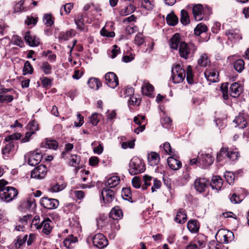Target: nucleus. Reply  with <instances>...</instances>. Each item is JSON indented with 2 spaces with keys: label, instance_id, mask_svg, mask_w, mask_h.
I'll return each instance as SVG.
<instances>
[{
  "label": "nucleus",
  "instance_id": "1",
  "mask_svg": "<svg viewBox=\"0 0 249 249\" xmlns=\"http://www.w3.org/2000/svg\"><path fill=\"white\" fill-rule=\"evenodd\" d=\"M220 90L223 99L227 100L229 99V93L231 97L236 98L241 94L243 88L239 84L234 83L231 85L229 90L228 83H224L221 85Z\"/></svg>",
  "mask_w": 249,
  "mask_h": 249
},
{
  "label": "nucleus",
  "instance_id": "2",
  "mask_svg": "<svg viewBox=\"0 0 249 249\" xmlns=\"http://www.w3.org/2000/svg\"><path fill=\"white\" fill-rule=\"evenodd\" d=\"M196 50L197 46L195 44L192 42L187 43L184 41L181 43L178 49L179 56L185 59L193 56Z\"/></svg>",
  "mask_w": 249,
  "mask_h": 249
},
{
  "label": "nucleus",
  "instance_id": "3",
  "mask_svg": "<svg viewBox=\"0 0 249 249\" xmlns=\"http://www.w3.org/2000/svg\"><path fill=\"white\" fill-rule=\"evenodd\" d=\"M145 165L142 160L137 157H133L129 163V172L132 175L140 174L144 171Z\"/></svg>",
  "mask_w": 249,
  "mask_h": 249
},
{
  "label": "nucleus",
  "instance_id": "4",
  "mask_svg": "<svg viewBox=\"0 0 249 249\" xmlns=\"http://www.w3.org/2000/svg\"><path fill=\"white\" fill-rule=\"evenodd\" d=\"M186 72L181 65L177 64L173 66L172 70V78L173 83L178 84L182 82L185 79Z\"/></svg>",
  "mask_w": 249,
  "mask_h": 249
},
{
  "label": "nucleus",
  "instance_id": "5",
  "mask_svg": "<svg viewBox=\"0 0 249 249\" xmlns=\"http://www.w3.org/2000/svg\"><path fill=\"white\" fill-rule=\"evenodd\" d=\"M18 195V191L13 187H6L0 191V199L9 202L15 199Z\"/></svg>",
  "mask_w": 249,
  "mask_h": 249
},
{
  "label": "nucleus",
  "instance_id": "6",
  "mask_svg": "<svg viewBox=\"0 0 249 249\" xmlns=\"http://www.w3.org/2000/svg\"><path fill=\"white\" fill-rule=\"evenodd\" d=\"M216 240L220 243L228 244L234 239L233 233L226 230H219L215 235Z\"/></svg>",
  "mask_w": 249,
  "mask_h": 249
},
{
  "label": "nucleus",
  "instance_id": "7",
  "mask_svg": "<svg viewBox=\"0 0 249 249\" xmlns=\"http://www.w3.org/2000/svg\"><path fill=\"white\" fill-rule=\"evenodd\" d=\"M52 223V221L49 218H46L40 224L36 223L35 227L37 230H41V232L45 235H49L52 231V226L51 224Z\"/></svg>",
  "mask_w": 249,
  "mask_h": 249
},
{
  "label": "nucleus",
  "instance_id": "8",
  "mask_svg": "<svg viewBox=\"0 0 249 249\" xmlns=\"http://www.w3.org/2000/svg\"><path fill=\"white\" fill-rule=\"evenodd\" d=\"M92 239L94 246L99 249H103L108 245V241L103 234H96Z\"/></svg>",
  "mask_w": 249,
  "mask_h": 249
},
{
  "label": "nucleus",
  "instance_id": "9",
  "mask_svg": "<svg viewBox=\"0 0 249 249\" xmlns=\"http://www.w3.org/2000/svg\"><path fill=\"white\" fill-rule=\"evenodd\" d=\"M40 203L44 208L48 209H56L59 205V201L57 199L48 197L42 198Z\"/></svg>",
  "mask_w": 249,
  "mask_h": 249
},
{
  "label": "nucleus",
  "instance_id": "10",
  "mask_svg": "<svg viewBox=\"0 0 249 249\" xmlns=\"http://www.w3.org/2000/svg\"><path fill=\"white\" fill-rule=\"evenodd\" d=\"M28 157L27 162L31 166H36L38 164L41 160L42 156L38 152H30L25 156V157Z\"/></svg>",
  "mask_w": 249,
  "mask_h": 249
},
{
  "label": "nucleus",
  "instance_id": "11",
  "mask_svg": "<svg viewBox=\"0 0 249 249\" xmlns=\"http://www.w3.org/2000/svg\"><path fill=\"white\" fill-rule=\"evenodd\" d=\"M47 174V168L44 165L41 164L36 167L31 172V177L36 179H42Z\"/></svg>",
  "mask_w": 249,
  "mask_h": 249
},
{
  "label": "nucleus",
  "instance_id": "12",
  "mask_svg": "<svg viewBox=\"0 0 249 249\" xmlns=\"http://www.w3.org/2000/svg\"><path fill=\"white\" fill-rule=\"evenodd\" d=\"M199 158V165L202 168H205L211 165L213 161V159L209 154H201L198 156Z\"/></svg>",
  "mask_w": 249,
  "mask_h": 249
},
{
  "label": "nucleus",
  "instance_id": "13",
  "mask_svg": "<svg viewBox=\"0 0 249 249\" xmlns=\"http://www.w3.org/2000/svg\"><path fill=\"white\" fill-rule=\"evenodd\" d=\"M106 83L110 88L114 89L119 84V80L117 75L112 72L106 73L105 76Z\"/></svg>",
  "mask_w": 249,
  "mask_h": 249
},
{
  "label": "nucleus",
  "instance_id": "14",
  "mask_svg": "<svg viewBox=\"0 0 249 249\" xmlns=\"http://www.w3.org/2000/svg\"><path fill=\"white\" fill-rule=\"evenodd\" d=\"M209 180L205 178H198L196 179L194 185L196 190L199 193H202L205 191V189L209 185Z\"/></svg>",
  "mask_w": 249,
  "mask_h": 249
},
{
  "label": "nucleus",
  "instance_id": "15",
  "mask_svg": "<svg viewBox=\"0 0 249 249\" xmlns=\"http://www.w3.org/2000/svg\"><path fill=\"white\" fill-rule=\"evenodd\" d=\"M205 77L209 81L211 82H216L218 79V72L215 69L207 68L204 72Z\"/></svg>",
  "mask_w": 249,
  "mask_h": 249
},
{
  "label": "nucleus",
  "instance_id": "16",
  "mask_svg": "<svg viewBox=\"0 0 249 249\" xmlns=\"http://www.w3.org/2000/svg\"><path fill=\"white\" fill-rule=\"evenodd\" d=\"M101 196L105 203H109L114 199V192L107 187H104L102 191Z\"/></svg>",
  "mask_w": 249,
  "mask_h": 249
},
{
  "label": "nucleus",
  "instance_id": "17",
  "mask_svg": "<svg viewBox=\"0 0 249 249\" xmlns=\"http://www.w3.org/2000/svg\"><path fill=\"white\" fill-rule=\"evenodd\" d=\"M193 13L196 20H202L204 16V9L202 5L200 4L194 5L193 7Z\"/></svg>",
  "mask_w": 249,
  "mask_h": 249
},
{
  "label": "nucleus",
  "instance_id": "18",
  "mask_svg": "<svg viewBox=\"0 0 249 249\" xmlns=\"http://www.w3.org/2000/svg\"><path fill=\"white\" fill-rule=\"evenodd\" d=\"M184 42L181 41V37L179 34L176 33L171 37L169 41V45L171 49L178 50L179 46L182 42Z\"/></svg>",
  "mask_w": 249,
  "mask_h": 249
},
{
  "label": "nucleus",
  "instance_id": "19",
  "mask_svg": "<svg viewBox=\"0 0 249 249\" xmlns=\"http://www.w3.org/2000/svg\"><path fill=\"white\" fill-rule=\"evenodd\" d=\"M26 42L31 46H37L39 44V39L35 36H32L30 32H26L24 36Z\"/></svg>",
  "mask_w": 249,
  "mask_h": 249
},
{
  "label": "nucleus",
  "instance_id": "20",
  "mask_svg": "<svg viewBox=\"0 0 249 249\" xmlns=\"http://www.w3.org/2000/svg\"><path fill=\"white\" fill-rule=\"evenodd\" d=\"M167 163L170 168L174 170H177L181 167V162L172 157L168 158Z\"/></svg>",
  "mask_w": 249,
  "mask_h": 249
},
{
  "label": "nucleus",
  "instance_id": "21",
  "mask_svg": "<svg viewBox=\"0 0 249 249\" xmlns=\"http://www.w3.org/2000/svg\"><path fill=\"white\" fill-rule=\"evenodd\" d=\"M148 163L151 166L157 165L160 161V156L156 152H151L148 155Z\"/></svg>",
  "mask_w": 249,
  "mask_h": 249
},
{
  "label": "nucleus",
  "instance_id": "22",
  "mask_svg": "<svg viewBox=\"0 0 249 249\" xmlns=\"http://www.w3.org/2000/svg\"><path fill=\"white\" fill-rule=\"evenodd\" d=\"M228 38L231 40H239L241 38L239 31L237 29L230 30L226 32Z\"/></svg>",
  "mask_w": 249,
  "mask_h": 249
},
{
  "label": "nucleus",
  "instance_id": "23",
  "mask_svg": "<svg viewBox=\"0 0 249 249\" xmlns=\"http://www.w3.org/2000/svg\"><path fill=\"white\" fill-rule=\"evenodd\" d=\"M109 216L114 220H118L122 218L123 213L119 207H115L110 212Z\"/></svg>",
  "mask_w": 249,
  "mask_h": 249
},
{
  "label": "nucleus",
  "instance_id": "24",
  "mask_svg": "<svg viewBox=\"0 0 249 249\" xmlns=\"http://www.w3.org/2000/svg\"><path fill=\"white\" fill-rule=\"evenodd\" d=\"M175 220L180 224L185 223L187 220V215L184 210L180 209L177 213Z\"/></svg>",
  "mask_w": 249,
  "mask_h": 249
},
{
  "label": "nucleus",
  "instance_id": "25",
  "mask_svg": "<svg viewBox=\"0 0 249 249\" xmlns=\"http://www.w3.org/2000/svg\"><path fill=\"white\" fill-rule=\"evenodd\" d=\"M237 126L240 128H244L246 127L247 122L242 114H239L233 120Z\"/></svg>",
  "mask_w": 249,
  "mask_h": 249
},
{
  "label": "nucleus",
  "instance_id": "26",
  "mask_svg": "<svg viewBox=\"0 0 249 249\" xmlns=\"http://www.w3.org/2000/svg\"><path fill=\"white\" fill-rule=\"evenodd\" d=\"M223 184L222 179L218 176H214L212 179L210 185L213 189L216 190L220 189Z\"/></svg>",
  "mask_w": 249,
  "mask_h": 249
},
{
  "label": "nucleus",
  "instance_id": "27",
  "mask_svg": "<svg viewBox=\"0 0 249 249\" xmlns=\"http://www.w3.org/2000/svg\"><path fill=\"white\" fill-rule=\"evenodd\" d=\"M75 31L74 30H70L66 32H62L60 34L59 38L63 41H66L71 38L75 35Z\"/></svg>",
  "mask_w": 249,
  "mask_h": 249
},
{
  "label": "nucleus",
  "instance_id": "28",
  "mask_svg": "<svg viewBox=\"0 0 249 249\" xmlns=\"http://www.w3.org/2000/svg\"><path fill=\"white\" fill-rule=\"evenodd\" d=\"M88 84L89 88L95 90H98L102 84L100 81L95 78H90L88 81Z\"/></svg>",
  "mask_w": 249,
  "mask_h": 249
},
{
  "label": "nucleus",
  "instance_id": "29",
  "mask_svg": "<svg viewBox=\"0 0 249 249\" xmlns=\"http://www.w3.org/2000/svg\"><path fill=\"white\" fill-rule=\"evenodd\" d=\"M154 87L149 83H144L142 87V93L147 96H150L153 91Z\"/></svg>",
  "mask_w": 249,
  "mask_h": 249
},
{
  "label": "nucleus",
  "instance_id": "30",
  "mask_svg": "<svg viewBox=\"0 0 249 249\" xmlns=\"http://www.w3.org/2000/svg\"><path fill=\"white\" fill-rule=\"evenodd\" d=\"M135 9V7L133 4H130L124 8L122 9L120 11V14L123 16H126L133 13Z\"/></svg>",
  "mask_w": 249,
  "mask_h": 249
},
{
  "label": "nucleus",
  "instance_id": "31",
  "mask_svg": "<svg viewBox=\"0 0 249 249\" xmlns=\"http://www.w3.org/2000/svg\"><path fill=\"white\" fill-rule=\"evenodd\" d=\"M187 228L191 232H196L198 231L199 227L197 224V221L190 220L187 223Z\"/></svg>",
  "mask_w": 249,
  "mask_h": 249
},
{
  "label": "nucleus",
  "instance_id": "32",
  "mask_svg": "<svg viewBox=\"0 0 249 249\" xmlns=\"http://www.w3.org/2000/svg\"><path fill=\"white\" fill-rule=\"evenodd\" d=\"M74 20L77 28L80 31L83 30L84 28V20L83 16L81 15H77Z\"/></svg>",
  "mask_w": 249,
  "mask_h": 249
},
{
  "label": "nucleus",
  "instance_id": "33",
  "mask_svg": "<svg viewBox=\"0 0 249 249\" xmlns=\"http://www.w3.org/2000/svg\"><path fill=\"white\" fill-rule=\"evenodd\" d=\"M120 180V178L118 176H112L107 179V184L110 188H113L119 184Z\"/></svg>",
  "mask_w": 249,
  "mask_h": 249
},
{
  "label": "nucleus",
  "instance_id": "34",
  "mask_svg": "<svg viewBox=\"0 0 249 249\" xmlns=\"http://www.w3.org/2000/svg\"><path fill=\"white\" fill-rule=\"evenodd\" d=\"M166 19L167 24L170 26H175L178 23V18L174 14H168Z\"/></svg>",
  "mask_w": 249,
  "mask_h": 249
},
{
  "label": "nucleus",
  "instance_id": "35",
  "mask_svg": "<svg viewBox=\"0 0 249 249\" xmlns=\"http://www.w3.org/2000/svg\"><path fill=\"white\" fill-rule=\"evenodd\" d=\"M180 22L182 24L186 25L190 23V19L187 11L182 10L180 12Z\"/></svg>",
  "mask_w": 249,
  "mask_h": 249
},
{
  "label": "nucleus",
  "instance_id": "36",
  "mask_svg": "<svg viewBox=\"0 0 249 249\" xmlns=\"http://www.w3.org/2000/svg\"><path fill=\"white\" fill-rule=\"evenodd\" d=\"M77 241L76 238H74L72 235H71L64 240L63 245L66 248L71 249L72 248L71 244Z\"/></svg>",
  "mask_w": 249,
  "mask_h": 249
},
{
  "label": "nucleus",
  "instance_id": "37",
  "mask_svg": "<svg viewBox=\"0 0 249 249\" xmlns=\"http://www.w3.org/2000/svg\"><path fill=\"white\" fill-rule=\"evenodd\" d=\"M197 63L201 67H206L209 63L210 60L206 54H202L197 60Z\"/></svg>",
  "mask_w": 249,
  "mask_h": 249
},
{
  "label": "nucleus",
  "instance_id": "38",
  "mask_svg": "<svg viewBox=\"0 0 249 249\" xmlns=\"http://www.w3.org/2000/svg\"><path fill=\"white\" fill-rule=\"evenodd\" d=\"M207 31V27L204 24L201 23L198 24L195 28L194 33L196 36H199L203 32Z\"/></svg>",
  "mask_w": 249,
  "mask_h": 249
},
{
  "label": "nucleus",
  "instance_id": "39",
  "mask_svg": "<svg viewBox=\"0 0 249 249\" xmlns=\"http://www.w3.org/2000/svg\"><path fill=\"white\" fill-rule=\"evenodd\" d=\"M142 6L146 10H151L154 7L153 0H142Z\"/></svg>",
  "mask_w": 249,
  "mask_h": 249
},
{
  "label": "nucleus",
  "instance_id": "40",
  "mask_svg": "<svg viewBox=\"0 0 249 249\" xmlns=\"http://www.w3.org/2000/svg\"><path fill=\"white\" fill-rule=\"evenodd\" d=\"M40 69L46 74H50L52 73V66L48 62H43L40 66Z\"/></svg>",
  "mask_w": 249,
  "mask_h": 249
},
{
  "label": "nucleus",
  "instance_id": "41",
  "mask_svg": "<svg viewBox=\"0 0 249 249\" xmlns=\"http://www.w3.org/2000/svg\"><path fill=\"white\" fill-rule=\"evenodd\" d=\"M186 79L189 84H192L194 83V75L193 73L192 70L190 66L187 67L186 70Z\"/></svg>",
  "mask_w": 249,
  "mask_h": 249
},
{
  "label": "nucleus",
  "instance_id": "42",
  "mask_svg": "<svg viewBox=\"0 0 249 249\" xmlns=\"http://www.w3.org/2000/svg\"><path fill=\"white\" fill-rule=\"evenodd\" d=\"M229 151L227 148H222L220 150L219 153L217 154V160L219 161L222 160V158H228L229 155Z\"/></svg>",
  "mask_w": 249,
  "mask_h": 249
},
{
  "label": "nucleus",
  "instance_id": "43",
  "mask_svg": "<svg viewBox=\"0 0 249 249\" xmlns=\"http://www.w3.org/2000/svg\"><path fill=\"white\" fill-rule=\"evenodd\" d=\"M25 207L28 209H34L36 207V200L34 197L31 196L25 202Z\"/></svg>",
  "mask_w": 249,
  "mask_h": 249
},
{
  "label": "nucleus",
  "instance_id": "44",
  "mask_svg": "<svg viewBox=\"0 0 249 249\" xmlns=\"http://www.w3.org/2000/svg\"><path fill=\"white\" fill-rule=\"evenodd\" d=\"M122 196L124 199L130 201L131 199L132 196L130 188H123L122 190Z\"/></svg>",
  "mask_w": 249,
  "mask_h": 249
},
{
  "label": "nucleus",
  "instance_id": "45",
  "mask_svg": "<svg viewBox=\"0 0 249 249\" xmlns=\"http://www.w3.org/2000/svg\"><path fill=\"white\" fill-rule=\"evenodd\" d=\"M234 68L239 72L244 69V62L242 59H238L234 64Z\"/></svg>",
  "mask_w": 249,
  "mask_h": 249
},
{
  "label": "nucleus",
  "instance_id": "46",
  "mask_svg": "<svg viewBox=\"0 0 249 249\" xmlns=\"http://www.w3.org/2000/svg\"><path fill=\"white\" fill-rule=\"evenodd\" d=\"M24 2V0H21L17 3L14 7V12L16 13L20 12L22 11H26L27 9L23 6Z\"/></svg>",
  "mask_w": 249,
  "mask_h": 249
},
{
  "label": "nucleus",
  "instance_id": "47",
  "mask_svg": "<svg viewBox=\"0 0 249 249\" xmlns=\"http://www.w3.org/2000/svg\"><path fill=\"white\" fill-rule=\"evenodd\" d=\"M153 178L148 175H145L143 177L144 184L142 185V188L143 190H146L151 185V181Z\"/></svg>",
  "mask_w": 249,
  "mask_h": 249
},
{
  "label": "nucleus",
  "instance_id": "48",
  "mask_svg": "<svg viewBox=\"0 0 249 249\" xmlns=\"http://www.w3.org/2000/svg\"><path fill=\"white\" fill-rule=\"evenodd\" d=\"M46 147L49 149L56 150L58 147V143L55 140H47L46 142Z\"/></svg>",
  "mask_w": 249,
  "mask_h": 249
},
{
  "label": "nucleus",
  "instance_id": "49",
  "mask_svg": "<svg viewBox=\"0 0 249 249\" xmlns=\"http://www.w3.org/2000/svg\"><path fill=\"white\" fill-rule=\"evenodd\" d=\"M24 74L27 73L31 74L33 72V68L29 61H27L24 63V66L23 69Z\"/></svg>",
  "mask_w": 249,
  "mask_h": 249
},
{
  "label": "nucleus",
  "instance_id": "50",
  "mask_svg": "<svg viewBox=\"0 0 249 249\" xmlns=\"http://www.w3.org/2000/svg\"><path fill=\"white\" fill-rule=\"evenodd\" d=\"M14 146V143L13 142H10L6 144L2 150V153L3 155H6L9 154L12 150Z\"/></svg>",
  "mask_w": 249,
  "mask_h": 249
},
{
  "label": "nucleus",
  "instance_id": "51",
  "mask_svg": "<svg viewBox=\"0 0 249 249\" xmlns=\"http://www.w3.org/2000/svg\"><path fill=\"white\" fill-rule=\"evenodd\" d=\"M172 123L171 119L168 116H165L161 119V124L164 127L168 128Z\"/></svg>",
  "mask_w": 249,
  "mask_h": 249
},
{
  "label": "nucleus",
  "instance_id": "52",
  "mask_svg": "<svg viewBox=\"0 0 249 249\" xmlns=\"http://www.w3.org/2000/svg\"><path fill=\"white\" fill-rule=\"evenodd\" d=\"M66 185H65L64 184H59L57 183L56 184L53 186L50 189V191L52 192L56 193L63 190L66 187Z\"/></svg>",
  "mask_w": 249,
  "mask_h": 249
},
{
  "label": "nucleus",
  "instance_id": "53",
  "mask_svg": "<svg viewBox=\"0 0 249 249\" xmlns=\"http://www.w3.org/2000/svg\"><path fill=\"white\" fill-rule=\"evenodd\" d=\"M28 128L29 131L33 132V134L35 133V132L38 130V124L35 121L31 122L29 123L28 125Z\"/></svg>",
  "mask_w": 249,
  "mask_h": 249
},
{
  "label": "nucleus",
  "instance_id": "54",
  "mask_svg": "<svg viewBox=\"0 0 249 249\" xmlns=\"http://www.w3.org/2000/svg\"><path fill=\"white\" fill-rule=\"evenodd\" d=\"M12 42L14 44L20 47H22L24 45L23 42L21 40V38L18 36H15L13 37Z\"/></svg>",
  "mask_w": 249,
  "mask_h": 249
},
{
  "label": "nucleus",
  "instance_id": "55",
  "mask_svg": "<svg viewBox=\"0 0 249 249\" xmlns=\"http://www.w3.org/2000/svg\"><path fill=\"white\" fill-rule=\"evenodd\" d=\"M43 21L47 26H51L53 24V21L51 15H45Z\"/></svg>",
  "mask_w": 249,
  "mask_h": 249
},
{
  "label": "nucleus",
  "instance_id": "56",
  "mask_svg": "<svg viewBox=\"0 0 249 249\" xmlns=\"http://www.w3.org/2000/svg\"><path fill=\"white\" fill-rule=\"evenodd\" d=\"M80 157L76 155H72L71 156L70 162L71 166H76L78 165L80 162Z\"/></svg>",
  "mask_w": 249,
  "mask_h": 249
},
{
  "label": "nucleus",
  "instance_id": "57",
  "mask_svg": "<svg viewBox=\"0 0 249 249\" xmlns=\"http://www.w3.org/2000/svg\"><path fill=\"white\" fill-rule=\"evenodd\" d=\"M73 7V4L72 3H69L65 4L64 5H63L60 9V13L61 15H63L62 12V9H63L64 11L65 12L66 14H68L70 13L71 10Z\"/></svg>",
  "mask_w": 249,
  "mask_h": 249
},
{
  "label": "nucleus",
  "instance_id": "58",
  "mask_svg": "<svg viewBox=\"0 0 249 249\" xmlns=\"http://www.w3.org/2000/svg\"><path fill=\"white\" fill-rule=\"evenodd\" d=\"M14 99V97L13 95H0V102L4 103L5 102L7 103L11 102Z\"/></svg>",
  "mask_w": 249,
  "mask_h": 249
},
{
  "label": "nucleus",
  "instance_id": "59",
  "mask_svg": "<svg viewBox=\"0 0 249 249\" xmlns=\"http://www.w3.org/2000/svg\"><path fill=\"white\" fill-rule=\"evenodd\" d=\"M240 155L239 153L236 151H230L229 158L232 161H235L237 160L239 157Z\"/></svg>",
  "mask_w": 249,
  "mask_h": 249
},
{
  "label": "nucleus",
  "instance_id": "60",
  "mask_svg": "<svg viewBox=\"0 0 249 249\" xmlns=\"http://www.w3.org/2000/svg\"><path fill=\"white\" fill-rule=\"evenodd\" d=\"M134 141L135 140H132L126 142H123L122 143V147L124 149L128 148H133L135 145Z\"/></svg>",
  "mask_w": 249,
  "mask_h": 249
},
{
  "label": "nucleus",
  "instance_id": "61",
  "mask_svg": "<svg viewBox=\"0 0 249 249\" xmlns=\"http://www.w3.org/2000/svg\"><path fill=\"white\" fill-rule=\"evenodd\" d=\"M234 177V176L231 172H228L225 175V178L229 184H231L233 183Z\"/></svg>",
  "mask_w": 249,
  "mask_h": 249
},
{
  "label": "nucleus",
  "instance_id": "62",
  "mask_svg": "<svg viewBox=\"0 0 249 249\" xmlns=\"http://www.w3.org/2000/svg\"><path fill=\"white\" fill-rule=\"evenodd\" d=\"M113 48L112 49L111 53V54L110 57L112 58H114L118 54L120 53V49L117 45L113 46Z\"/></svg>",
  "mask_w": 249,
  "mask_h": 249
},
{
  "label": "nucleus",
  "instance_id": "63",
  "mask_svg": "<svg viewBox=\"0 0 249 249\" xmlns=\"http://www.w3.org/2000/svg\"><path fill=\"white\" fill-rule=\"evenodd\" d=\"M163 148L165 151V152L169 155L172 156L174 155L173 152L172 151L171 147L170 144L166 142L163 144Z\"/></svg>",
  "mask_w": 249,
  "mask_h": 249
},
{
  "label": "nucleus",
  "instance_id": "64",
  "mask_svg": "<svg viewBox=\"0 0 249 249\" xmlns=\"http://www.w3.org/2000/svg\"><path fill=\"white\" fill-rule=\"evenodd\" d=\"M161 185V182L160 180H158L157 178H154L153 179V185L151 187V190L152 192L155 191V189H159Z\"/></svg>",
  "mask_w": 249,
  "mask_h": 249
}]
</instances>
